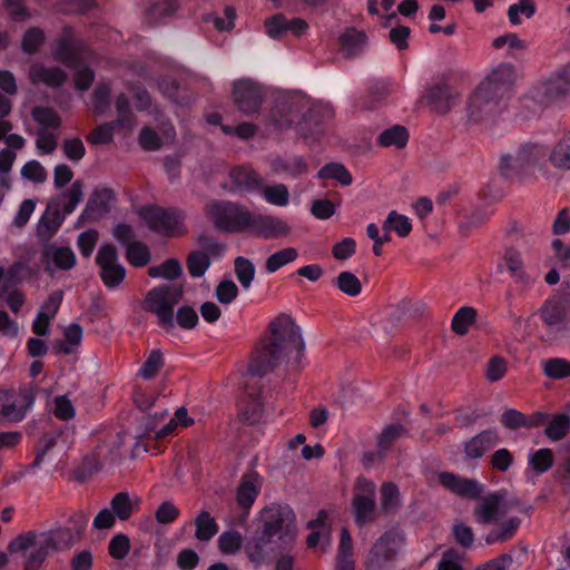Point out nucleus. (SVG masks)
Masks as SVG:
<instances>
[{
	"label": "nucleus",
	"mask_w": 570,
	"mask_h": 570,
	"mask_svg": "<svg viewBox=\"0 0 570 570\" xmlns=\"http://www.w3.org/2000/svg\"><path fill=\"white\" fill-rule=\"evenodd\" d=\"M511 503L507 491L490 492L479 499L473 515L476 523L498 524L510 511Z\"/></svg>",
	"instance_id": "nucleus-12"
},
{
	"label": "nucleus",
	"mask_w": 570,
	"mask_h": 570,
	"mask_svg": "<svg viewBox=\"0 0 570 570\" xmlns=\"http://www.w3.org/2000/svg\"><path fill=\"white\" fill-rule=\"evenodd\" d=\"M440 483L456 495L476 499L483 491V485L476 480L460 478L450 472L439 474Z\"/></svg>",
	"instance_id": "nucleus-18"
},
{
	"label": "nucleus",
	"mask_w": 570,
	"mask_h": 570,
	"mask_svg": "<svg viewBox=\"0 0 570 570\" xmlns=\"http://www.w3.org/2000/svg\"><path fill=\"white\" fill-rule=\"evenodd\" d=\"M549 154L543 145L525 144L511 154L502 155L499 163L501 175L520 180L549 177Z\"/></svg>",
	"instance_id": "nucleus-3"
},
{
	"label": "nucleus",
	"mask_w": 570,
	"mask_h": 570,
	"mask_svg": "<svg viewBox=\"0 0 570 570\" xmlns=\"http://www.w3.org/2000/svg\"><path fill=\"white\" fill-rule=\"evenodd\" d=\"M130 540L126 534L118 533L111 538L108 544L109 554L117 560H122L129 553Z\"/></svg>",
	"instance_id": "nucleus-62"
},
{
	"label": "nucleus",
	"mask_w": 570,
	"mask_h": 570,
	"mask_svg": "<svg viewBox=\"0 0 570 570\" xmlns=\"http://www.w3.org/2000/svg\"><path fill=\"white\" fill-rule=\"evenodd\" d=\"M542 370L546 376L561 380L570 376V362L561 357L549 358L544 362Z\"/></svg>",
	"instance_id": "nucleus-51"
},
{
	"label": "nucleus",
	"mask_w": 570,
	"mask_h": 570,
	"mask_svg": "<svg viewBox=\"0 0 570 570\" xmlns=\"http://www.w3.org/2000/svg\"><path fill=\"white\" fill-rule=\"evenodd\" d=\"M205 213L216 228L225 232H243L250 224V213L230 202H212L206 206Z\"/></svg>",
	"instance_id": "nucleus-7"
},
{
	"label": "nucleus",
	"mask_w": 570,
	"mask_h": 570,
	"mask_svg": "<svg viewBox=\"0 0 570 570\" xmlns=\"http://www.w3.org/2000/svg\"><path fill=\"white\" fill-rule=\"evenodd\" d=\"M263 198L271 205L284 207L289 203V191L284 184H274L262 188Z\"/></svg>",
	"instance_id": "nucleus-44"
},
{
	"label": "nucleus",
	"mask_w": 570,
	"mask_h": 570,
	"mask_svg": "<svg viewBox=\"0 0 570 570\" xmlns=\"http://www.w3.org/2000/svg\"><path fill=\"white\" fill-rule=\"evenodd\" d=\"M514 81V70L510 63H500L494 67L483 79L480 86L475 89V97L473 104L487 102L488 108H492L495 102L492 100H485V90L495 95L504 101V97L508 94L510 86Z\"/></svg>",
	"instance_id": "nucleus-11"
},
{
	"label": "nucleus",
	"mask_w": 570,
	"mask_h": 570,
	"mask_svg": "<svg viewBox=\"0 0 570 570\" xmlns=\"http://www.w3.org/2000/svg\"><path fill=\"white\" fill-rule=\"evenodd\" d=\"M535 13V6L532 0H519L508 9L509 21L513 26L521 23V16L531 18Z\"/></svg>",
	"instance_id": "nucleus-54"
},
{
	"label": "nucleus",
	"mask_w": 570,
	"mask_h": 570,
	"mask_svg": "<svg viewBox=\"0 0 570 570\" xmlns=\"http://www.w3.org/2000/svg\"><path fill=\"white\" fill-rule=\"evenodd\" d=\"M29 79L35 85L43 83L48 87H59L66 81L67 75L58 67H46L36 62L30 67Z\"/></svg>",
	"instance_id": "nucleus-22"
},
{
	"label": "nucleus",
	"mask_w": 570,
	"mask_h": 570,
	"mask_svg": "<svg viewBox=\"0 0 570 570\" xmlns=\"http://www.w3.org/2000/svg\"><path fill=\"white\" fill-rule=\"evenodd\" d=\"M153 278L176 279L183 274V267L178 259L169 258L163 264L153 266L148 271Z\"/></svg>",
	"instance_id": "nucleus-43"
},
{
	"label": "nucleus",
	"mask_w": 570,
	"mask_h": 570,
	"mask_svg": "<svg viewBox=\"0 0 570 570\" xmlns=\"http://www.w3.org/2000/svg\"><path fill=\"white\" fill-rule=\"evenodd\" d=\"M456 97V92L445 85L432 87L426 95L431 106L440 114L448 112L455 104Z\"/></svg>",
	"instance_id": "nucleus-26"
},
{
	"label": "nucleus",
	"mask_w": 570,
	"mask_h": 570,
	"mask_svg": "<svg viewBox=\"0 0 570 570\" xmlns=\"http://www.w3.org/2000/svg\"><path fill=\"white\" fill-rule=\"evenodd\" d=\"M36 402V387L0 389V422L23 421Z\"/></svg>",
	"instance_id": "nucleus-5"
},
{
	"label": "nucleus",
	"mask_w": 570,
	"mask_h": 570,
	"mask_svg": "<svg viewBox=\"0 0 570 570\" xmlns=\"http://www.w3.org/2000/svg\"><path fill=\"white\" fill-rule=\"evenodd\" d=\"M53 57L73 70L76 89L86 91L90 88L95 79V72L83 66V61L92 60L94 55L82 43L72 39L71 30L67 29L63 37L57 42Z\"/></svg>",
	"instance_id": "nucleus-4"
},
{
	"label": "nucleus",
	"mask_w": 570,
	"mask_h": 570,
	"mask_svg": "<svg viewBox=\"0 0 570 570\" xmlns=\"http://www.w3.org/2000/svg\"><path fill=\"white\" fill-rule=\"evenodd\" d=\"M298 252L295 247H285L269 255L265 262V269L268 274H273L297 259Z\"/></svg>",
	"instance_id": "nucleus-37"
},
{
	"label": "nucleus",
	"mask_w": 570,
	"mask_h": 570,
	"mask_svg": "<svg viewBox=\"0 0 570 570\" xmlns=\"http://www.w3.org/2000/svg\"><path fill=\"white\" fill-rule=\"evenodd\" d=\"M543 323L552 331L564 328L566 309L559 299L547 301L539 311Z\"/></svg>",
	"instance_id": "nucleus-25"
},
{
	"label": "nucleus",
	"mask_w": 570,
	"mask_h": 570,
	"mask_svg": "<svg viewBox=\"0 0 570 570\" xmlns=\"http://www.w3.org/2000/svg\"><path fill=\"white\" fill-rule=\"evenodd\" d=\"M400 504L401 498L399 488L392 482L384 483L381 490V509L384 512H392L395 511Z\"/></svg>",
	"instance_id": "nucleus-52"
},
{
	"label": "nucleus",
	"mask_w": 570,
	"mask_h": 570,
	"mask_svg": "<svg viewBox=\"0 0 570 570\" xmlns=\"http://www.w3.org/2000/svg\"><path fill=\"white\" fill-rule=\"evenodd\" d=\"M195 537L197 540L207 542L212 540L218 532L216 520L207 511H200L195 518Z\"/></svg>",
	"instance_id": "nucleus-35"
},
{
	"label": "nucleus",
	"mask_w": 570,
	"mask_h": 570,
	"mask_svg": "<svg viewBox=\"0 0 570 570\" xmlns=\"http://www.w3.org/2000/svg\"><path fill=\"white\" fill-rule=\"evenodd\" d=\"M262 487L263 479L257 472L245 473L236 490L237 505L247 513L256 501Z\"/></svg>",
	"instance_id": "nucleus-17"
},
{
	"label": "nucleus",
	"mask_w": 570,
	"mask_h": 570,
	"mask_svg": "<svg viewBox=\"0 0 570 570\" xmlns=\"http://www.w3.org/2000/svg\"><path fill=\"white\" fill-rule=\"evenodd\" d=\"M51 410L53 415L61 421L72 420L76 415V409L67 395L56 396Z\"/></svg>",
	"instance_id": "nucleus-59"
},
{
	"label": "nucleus",
	"mask_w": 570,
	"mask_h": 570,
	"mask_svg": "<svg viewBox=\"0 0 570 570\" xmlns=\"http://www.w3.org/2000/svg\"><path fill=\"white\" fill-rule=\"evenodd\" d=\"M317 178L333 179L338 181L343 186H350L353 181L352 175L350 174L347 168L341 163L326 164L318 170Z\"/></svg>",
	"instance_id": "nucleus-39"
},
{
	"label": "nucleus",
	"mask_w": 570,
	"mask_h": 570,
	"mask_svg": "<svg viewBox=\"0 0 570 570\" xmlns=\"http://www.w3.org/2000/svg\"><path fill=\"white\" fill-rule=\"evenodd\" d=\"M114 200L115 195L110 189H95L82 212V216L89 219H97L108 212Z\"/></svg>",
	"instance_id": "nucleus-24"
},
{
	"label": "nucleus",
	"mask_w": 570,
	"mask_h": 570,
	"mask_svg": "<svg viewBox=\"0 0 570 570\" xmlns=\"http://www.w3.org/2000/svg\"><path fill=\"white\" fill-rule=\"evenodd\" d=\"M229 176L235 189L238 191L253 190L263 185L261 176L250 167L234 168Z\"/></svg>",
	"instance_id": "nucleus-27"
},
{
	"label": "nucleus",
	"mask_w": 570,
	"mask_h": 570,
	"mask_svg": "<svg viewBox=\"0 0 570 570\" xmlns=\"http://www.w3.org/2000/svg\"><path fill=\"white\" fill-rule=\"evenodd\" d=\"M554 463L553 452L548 448L530 451L525 474L540 475L549 471Z\"/></svg>",
	"instance_id": "nucleus-28"
},
{
	"label": "nucleus",
	"mask_w": 570,
	"mask_h": 570,
	"mask_svg": "<svg viewBox=\"0 0 570 570\" xmlns=\"http://www.w3.org/2000/svg\"><path fill=\"white\" fill-rule=\"evenodd\" d=\"M498 442L499 435L495 430H484L465 442L464 453L470 459H480Z\"/></svg>",
	"instance_id": "nucleus-21"
},
{
	"label": "nucleus",
	"mask_w": 570,
	"mask_h": 570,
	"mask_svg": "<svg viewBox=\"0 0 570 570\" xmlns=\"http://www.w3.org/2000/svg\"><path fill=\"white\" fill-rule=\"evenodd\" d=\"M210 266L208 255L200 250L191 252L187 257V269L191 277H202Z\"/></svg>",
	"instance_id": "nucleus-50"
},
{
	"label": "nucleus",
	"mask_w": 570,
	"mask_h": 570,
	"mask_svg": "<svg viewBox=\"0 0 570 570\" xmlns=\"http://www.w3.org/2000/svg\"><path fill=\"white\" fill-rule=\"evenodd\" d=\"M148 247L139 242L130 243L127 247V259L136 267H142L150 262Z\"/></svg>",
	"instance_id": "nucleus-57"
},
{
	"label": "nucleus",
	"mask_w": 570,
	"mask_h": 570,
	"mask_svg": "<svg viewBox=\"0 0 570 570\" xmlns=\"http://www.w3.org/2000/svg\"><path fill=\"white\" fill-rule=\"evenodd\" d=\"M65 219V214L58 209L47 210L37 224V236L43 240L50 239L59 229Z\"/></svg>",
	"instance_id": "nucleus-31"
},
{
	"label": "nucleus",
	"mask_w": 570,
	"mask_h": 570,
	"mask_svg": "<svg viewBox=\"0 0 570 570\" xmlns=\"http://www.w3.org/2000/svg\"><path fill=\"white\" fill-rule=\"evenodd\" d=\"M259 530L245 546L250 561L259 563L271 553L291 549L297 537L295 513L287 504L271 503L258 514Z\"/></svg>",
	"instance_id": "nucleus-1"
},
{
	"label": "nucleus",
	"mask_w": 570,
	"mask_h": 570,
	"mask_svg": "<svg viewBox=\"0 0 570 570\" xmlns=\"http://www.w3.org/2000/svg\"><path fill=\"white\" fill-rule=\"evenodd\" d=\"M183 289L177 286H158L146 295L144 308L156 314L159 325L166 331L175 327L174 306L180 301Z\"/></svg>",
	"instance_id": "nucleus-6"
},
{
	"label": "nucleus",
	"mask_w": 570,
	"mask_h": 570,
	"mask_svg": "<svg viewBox=\"0 0 570 570\" xmlns=\"http://www.w3.org/2000/svg\"><path fill=\"white\" fill-rule=\"evenodd\" d=\"M546 94L551 98L570 92V67L554 75L544 83Z\"/></svg>",
	"instance_id": "nucleus-38"
},
{
	"label": "nucleus",
	"mask_w": 570,
	"mask_h": 570,
	"mask_svg": "<svg viewBox=\"0 0 570 570\" xmlns=\"http://www.w3.org/2000/svg\"><path fill=\"white\" fill-rule=\"evenodd\" d=\"M353 542L347 529H342L337 551L335 570H355V562L352 557Z\"/></svg>",
	"instance_id": "nucleus-32"
},
{
	"label": "nucleus",
	"mask_w": 570,
	"mask_h": 570,
	"mask_svg": "<svg viewBox=\"0 0 570 570\" xmlns=\"http://www.w3.org/2000/svg\"><path fill=\"white\" fill-rule=\"evenodd\" d=\"M335 284L341 292L348 296H356L362 289L360 279L353 273L347 271L338 274Z\"/></svg>",
	"instance_id": "nucleus-58"
},
{
	"label": "nucleus",
	"mask_w": 570,
	"mask_h": 570,
	"mask_svg": "<svg viewBox=\"0 0 570 570\" xmlns=\"http://www.w3.org/2000/svg\"><path fill=\"white\" fill-rule=\"evenodd\" d=\"M65 341L57 342L55 348L63 354H70L82 341V328L79 324L72 323L65 328Z\"/></svg>",
	"instance_id": "nucleus-41"
},
{
	"label": "nucleus",
	"mask_w": 570,
	"mask_h": 570,
	"mask_svg": "<svg viewBox=\"0 0 570 570\" xmlns=\"http://www.w3.org/2000/svg\"><path fill=\"white\" fill-rule=\"evenodd\" d=\"M233 99L239 111L252 115L259 110L264 91L262 86L252 79H240L234 82Z\"/></svg>",
	"instance_id": "nucleus-15"
},
{
	"label": "nucleus",
	"mask_w": 570,
	"mask_h": 570,
	"mask_svg": "<svg viewBox=\"0 0 570 570\" xmlns=\"http://www.w3.org/2000/svg\"><path fill=\"white\" fill-rule=\"evenodd\" d=\"M340 43L347 56L360 53L366 45V36L355 28L346 29L340 37Z\"/></svg>",
	"instance_id": "nucleus-34"
},
{
	"label": "nucleus",
	"mask_w": 570,
	"mask_h": 570,
	"mask_svg": "<svg viewBox=\"0 0 570 570\" xmlns=\"http://www.w3.org/2000/svg\"><path fill=\"white\" fill-rule=\"evenodd\" d=\"M271 337L257 351L248 365L253 375L262 376L283 362H299L304 351V340L299 327L286 314H281L269 323Z\"/></svg>",
	"instance_id": "nucleus-2"
},
{
	"label": "nucleus",
	"mask_w": 570,
	"mask_h": 570,
	"mask_svg": "<svg viewBox=\"0 0 570 570\" xmlns=\"http://www.w3.org/2000/svg\"><path fill=\"white\" fill-rule=\"evenodd\" d=\"M45 540L40 532H24L10 541L8 550L20 556L24 570H40L50 551Z\"/></svg>",
	"instance_id": "nucleus-8"
},
{
	"label": "nucleus",
	"mask_w": 570,
	"mask_h": 570,
	"mask_svg": "<svg viewBox=\"0 0 570 570\" xmlns=\"http://www.w3.org/2000/svg\"><path fill=\"white\" fill-rule=\"evenodd\" d=\"M520 523L521 521L518 517L507 518L498 528H494L487 534L485 542L493 544L510 540L515 534Z\"/></svg>",
	"instance_id": "nucleus-36"
},
{
	"label": "nucleus",
	"mask_w": 570,
	"mask_h": 570,
	"mask_svg": "<svg viewBox=\"0 0 570 570\" xmlns=\"http://www.w3.org/2000/svg\"><path fill=\"white\" fill-rule=\"evenodd\" d=\"M549 163L559 170H570V131L552 147Z\"/></svg>",
	"instance_id": "nucleus-30"
},
{
	"label": "nucleus",
	"mask_w": 570,
	"mask_h": 570,
	"mask_svg": "<svg viewBox=\"0 0 570 570\" xmlns=\"http://www.w3.org/2000/svg\"><path fill=\"white\" fill-rule=\"evenodd\" d=\"M383 229L393 230L397 236L405 237L411 233L412 223L407 216L392 210L383 223Z\"/></svg>",
	"instance_id": "nucleus-45"
},
{
	"label": "nucleus",
	"mask_w": 570,
	"mask_h": 570,
	"mask_svg": "<svg viewBox=\"0 0 570 570\" xmlns=\"http://www.w3.org/2000/svg\"><path fill=\"white\" fill-rule=\"evenodd\" d=\"M570 431V416L557 414L547 424L544 435L553 442L562 440Z\"/></svg>",
	"instance_id": "nucleus-40"
},
{
	"label": "nucleus",
	"mask_w": 570,
	"mask_h": 570,
	"mask_svg": "<svg viewBox=\"0 0 570 570\" xmlns=\"http://www.w3.org/2000/svg\"><path fill=\"white\" fill-rule=\"evenodd\" d=\"M326 518L327 513L325 511H320L317 518L307 523L308 528L313 529L306 539L308 548L316 547L322 538H324L326 544H328V533L325 524Z\"/></svg>",
	"instance_id": "nucleus-46"
},
{
	"label": "nucleus",
	"mask_w": 570,
	"mask_h": 570,
	"mask_svg": "<svg viewBox=\"0 0 570 570\" xmlns=\"http://www.w3.org/2000/svg\"><path fill=\"white\" fill-rule=\"evenodd\" d=\"M404 544L401 530L393 528L380 535L365 559L366 570H387L397 558Z\"/></svg>",
	"instance_id": "nucleus-9"
},
{
	"label": "nucleus",
	"mask_w": 570,
	"mask_h": 570,
	"mask_svg": "<svg viewBox=\"0 0 570 570\" xmlns=\"http://www.w3.org/2000/svg\"><path fill=\"white\" fill-rule=\"evenodd\" d=\"M111 511L120 520H127L132 514L135 504L127 492L117 493L110 502Z\"/></svg>",
	"instance_id": "nucleus-48"
},
{
	"label": "nucleus",
	"mask_w": 570,
	"mask_h": 570,
	"mask_svg": "<svg viewBox=\"0 0 570 570\" xmlns=\"http://www.w3.org/2000/svg\"><path fill=\"white\" fill-rule=\"evenodd\" d=\"M218 548L224 554H235L243 544V537L234 530L224 531L217 540Z\"/></svg>",
	"instance_id": "nucleus-53"
},
{
	"label": "nucleus",
	"mask_w": 570,
	"mask_h": 570,
	"mask_svg": "<svg viewBox=\"0 0 570 570\" xmlns=\"http://www.w3.org/2000/svg\"><path fill=\"white\" fill-rule=\"evenodd\" d=\"M115 128H121L120 126L116 125V121L102 124L95 128L89 136L87 137V140L92 145H105L112 141L114 138V130Z\"/></svg>",
	"instance_id": "nucleus-61"
},
{
	"label": "nucleus",
	"mask_w": 570,
	"mask_h": 570,
	"mask_svg": "<svg viewBox=\"0 0 570 570\" xmlns=\"http://www.w3.org/2000/svg\"><path fill=\"white\" fill-rule=\"evenodd\" d=\"M43 40L45 35L41 29L30 28L26 31V33L22 37L21 48L23 52L32 55L39 49Z\"/></svg>",
	"instance_id": "nucleus-64"
},
{
	"label": "nucleus",
	"mask_w": 570,
	"mask_h": 570,
	"mask_svg": "<svg viewBox=\"0 0 570 570\" xmlns=\"http://www.w3.org/2000/svg\"><path fill=\"white\" fill-rule=\"evenodd\" d=\"M91 99L94 112L97 115L104 114L109 107L110 87L106 83L98 85L92 92Z\"/></svg>",
	"instance_id": "nucleus-63"
},
{
	"label": "nucleus",
	"mask_w": 570,
	"mask_h": 570,
	"mask_svg": "<svg viewBox=\"0 0 570 570\" xmlns=\"http://www.w3.org/2000/svg\"><path fill=\"white\" fill-rule=\"evenodd\" d=\"M140 217L156 233L179 236L185 233L184 214L176 209L145 206L139 209Z\"/></svg>",
	"instance_id": "nucleus-10"
},
{
	"label": "nucleus",
	"mask_w": 570,
	"mask_h": 570,
	"mask_svg": "<svg viewBox=\"0 0 570 570\" xmlns=\"http://www.w3.org/2000/svg\"><path fill=\"white\" fill-rule=\"evenodd\" d=\"M406 435V430L400 424H391L383 429L381 432L377 446L380 450V455L383 456L384 453L390 449V446L397 441L399 439Z\"/></svg>",
	"instance_id": "nucleus-47"
},
{
	"label": "nucleus",
	"mask_w": 570,
	"mask_h": 570,
	"mask_svg": "<svg viewBox=\"0 0 570 570\" xmlns=\"http://www.w3.org/2000/svg\"><path fill=\"white\" fill-rule=\"evenodd\" d=\"M505 264L513 277L523 283L530 282V277L523 268V261L519 252L508 249L505 253Z\"/></svg>",
	"instance_id": "nucleus-56"
},
{
	"label": "nucleus",
	"mask_w": 570,
	"mask_h": 570,
	"mask_svg": "<svg viewBox=\"0 0 570 570\" xmlns=\"http://www.w3.org/2000/svg\"><path fill=\"white\" fill-rule=\"evenodd\" d=\"M409 141V131L404 126L394 125L383 130L377 137V144L382 147L401 149Z\"/></svg>",
	"instance_id": "nucleus-33"
},
{
	"label": "nucleus",
	"mask_w": 570,
	"mask_h": 570,
	"mask_svg": "<svg viewBox=\"0 0 570 570\" xmlns=\"http://www.w3.org/2000/svg\"><path fill=\"white\" fill-rule=\"evenodd\" d=\"M96 261L100 267V277L108 288H115L122 283L126 269L119 263L118 253L114 245H102L98 249Z\"/></svg>",
	"instance_id": "nucleus-14"
},
{
	"label": "nucleus",
	"mask_w": 570,
	"mask_h": 570,
	"mask_svg": "<svg viewBox=\"0 0 570 570\" xmlns=\"http://www.w3.org/2000/svg\"><path fill=\"white\" fill-rule=\"evenodd\" d=\"M46 269L52 272L53 267L70 269L76 264V255L69 247L48 246L43 252Z\"/></svg>",
	"instance_id": "nucleus-23"
},
{
	"label": "nucleus",
	"mask_w": 570,
	"mask_h": 570,
	"mask_svg": "<svg viewBox=\"0 0 570 570\" xmlns=\"http://www.w3.org/2000/svg\"><path fill=\"white\" fill-rule=\"evenodd\" d=\"M484 96L487 97V101L492 100L493 102H495V105L490 109L488 108L487 102L473 104L475 97L474 91L468 100V118L470 121L483 122L492 119L503 110L505 104L502 99H500L499 97H497L495 95L491 94L488 90H485Z\"/></svg>",
	"instance_id": "nucleus-19"
},
{
	"label": "nucleus",
	"mask_w": 570,
	"mask_h": 570,
	"mask_svg": "<svg viewBox=\"0 0 570 570\" xmlns=\"http://www.w3.org/2000/svg\"><path fill=\"white\" fill-rule=\"evenodd\" d=\"M264 239L285 237L291 233V226L283 218L273 215L250 214L249 227Z\"/></svg>",
	"instance_id": "nucleus-16"
},
{
	"label": "nucleus",
	"mask_w": 570,
	"mask_h": 570,
	"mask_svg": "<svg viewBox=\"0 0 570 570\" xmlns=\"http://www.w3.org/2000/svg\"><path fill=\"white\" fill-rule=\"evenodd\" d=\"M255 272V265L248 258L239 256L235 259V274L244 289L250 287Z\"/></svg>",
	"instance_id": "nucleus-49"
},
{
	"label": "nucleus",
	"mask_w": 570,
	"mask_h": 570,
	"mask_svg": "<svg viewBox=\"0 0 570 570\" xmlns=\"http://www.w3.org/2000/svg\"><path fill=\"white\" fill-rule=\"evenodd\" d=\"M178 9L176 0H163V2L155 4L147 12V20L149 23H157L163 18L171 16Z\"/></svg>",
	"instance_id": "nucleus-60"
},
{
	"label": "nucleus",
	"mask_w": 570,
	"mask_h": 570,
	"mask_svg": "<svg viewBox=\"0 0 570 570\" xmlns=\"http://www.w3.org/2000/svg\"><path fill=\"white\" fill-rule=\"evenodd\" d=\"M376 485L363 476L357 478L354 487L353 511L355 522L363 525L372 520L375 510Z\"/></svg>",
	"instance_id": "nucleus-13"
},
{
	"label": "nucleus",
	"mask_w": 570,
	"mask_h": 570,
	"mask_svg": "<svg viewBox=\"0 0 570 570\" xmlns=\"http://www.w3.org/2000/svg\"><path fill=\"white\" fill-rule=\"evenodd\" d=\"M40 533L46 538L50 550L69 549L79 539L71 528H58Z\"/></svg>",
	"instance_id": "nucleus-29"
},
{
	"label": "nucleus",
	"mask_w": 570,
	"mask_h": 570,
	"mask_svg": "<svg viewBox=\"0 0 570 570\" xmlns=\"http://www.w3.org/2000/svg\"><path fill=\"white\" fill-rule=\"evenodd\" d=\"M476 311L471 306L460 307L452 318V331L459 335L468 333L470 326L475 322Z\"/></svg>",
	"instance_id": "nucleus-42"
},
{
	"label": "nucleus",
	"mask_w": 570,
	"mask_h": 570,
	"mask_svg": "<svg viewBox=\"0 0 570 570\" xmlns=\"http://www.w3.org/2000/svg\"><path fill=\"white\" fill-rule=\"evenodd\" d=\"M32 117L42 128L41 131L50 128L56 129L60 126V118L51 108L37 107L32 110Z\"/></svg>",
	"instance_id": "nucleus-55"
},
{
	"label": "nucleus",
	"mask_w": 570,
	"mask_h": 570,
	"mask_svg": "<svg viewBox=\"0 0 570 570\" xmlns=\"http://www.w3.org/2000/svg\"><path fill=\"white\" fill-rule=\"evenodd\" d=\"M61 293L56 292L50 294L47 301L42 304L32 322V331L37 335L45 336L48 333L50 322L56 316L61 304Z\"/></svg>",
	"instance_id": "nucleus-20"
}]
</instances>
